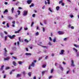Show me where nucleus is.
Returning <instances> with one entry per match:
<instances>
[{
	"instance_id": "f257e3e1",
	"label": "nucleus",
	"mask_w": 79,
	"mask_h": 79,
	"mask_svg": "<svg viewBox=\"0 0 79 79\" xmlns=\"http://www.w3.org/2000/svg\"><path fill=\"white\" fill-rule=\"evenodd\" d=\"M23 15L24 16H27V11L26 10H24L23 12Z\"/></svg>"
},
{
	"instance_id": "f03ea898",
	"label": "nucleus",
	"mask_w": 79,
	"mask_h": 79,
	"mask_svg": "<svg viewBox=\"0 0 79 79\" xmlns=\"http://www.w3.org/2000/svg\"><path fill=\"white\" fill-rule=\"evenodd\" d=\"M8 37H9L11 39H14L15 37H16V35H13L12 36L10 35H7Z\"/></svg>"
},
{
	"instance_id": "7ed1b4c3",
	"label": "nucleus",
	"mask_w": 79,
	"mask_h": 79,
	"mask_svg": "<svg viewBox=\"0 0 79 79\" xmlns=\"http://www.w3.org/2000/svg\"><path fill=\"white\" fill-rule=\"evenodd\" d=\"M46 1H45V5H47V4H48V5H50V0H46Z\"/></svg>"
},
{
	"instance_id": "20e7f679",
	"label": "nucleus",
	"mask_w": 79,
	"mask_h": 79,
	"mask_svg": "<svg viewBox=\"0 0 79 79\" xmlns=\"http://www.w3.org/2000/svg\"><path fill=\"white\" fill-rule=\"evenodd\" d=\"M71 66H72L73 67H75V65L74 64V60H71Z\"/></svg>"
},
{
	"instance_id": "39448f33",
	"label": "nucleus",
	"mask_w": 79,
	"mask_h": 79,
	"mask_svg": "<svg viewBox=\"0 0 79 79\" xmlns=\"http://www.w3.org/2000/svg\"><path fill=\"white\" fill-rule=\"evenodd\" d=\"M10 59V56H8L6 58H4V60L5 61H8Z\"/></svg>"
},
{
	"instance_id": "423d86ee",
	"label": "nucleus",
	"mask_w": 79,
	"mask_h": 79,
	"mask_svg": "<svg viewBox=\"0 0 79 79\" xmlns=\"http://www.w3.org/2000/svg\"><path fill=\"white\" fill-rule=\"evenodd\" d=\"M58 33L59 35H61V34H64V31H60L58 32Z\"/></svg>"
},
{
	"instance_id": "0eeeda50",
	"label": "nucleus",
	"mask_w": 79,
	"mask_h": 79,
	"mask_svg": "<svg viewBox=\"0 0 79 79\" xmlns=\"http://www.w3.org/2000/svg\"><path fill=\"white\" fill-rule=\"evenodd\" d=\"M64 50H62L60 51V55H64Z\"/></svg>"
},
{
	"instance_id": "6e6552de",
	"label": "nucleus",
	"mask_w": 79,
	"mask_h": 79,
	"mask_svg": "<svg viewBox=\"0 0 79 79\" xmlns=\"http://www.w3.org/2000/svg\"><path fill=\"white\" fill-rule=\"evenodd\" d=\"M22 29V27H21L20 29H19L18 31H15V34H17V33H19V32L21 31Z\"/></svg>"
},
{
	"instance_id": "1a4fd4ad",
	"label": "nucleus",
	"mask_w": 79,
	"mask_h": 79,
	"mask_svg": "<svg viewBox=\"0 0 79 79\" xmlns=\"http://www.w3.org/2000/svg\"><path fill=\"white\" fill-rule=\"evenodd\" d=\"M61 3H62V6H64V3L63 2V1L61 0L59 1V4H60Z\"/></svg>"
},
{
	"instance_id": "9d476101",
	"label": "nucleus",
	"mask_w": 79,
	"mask_h": 79,
	"mask_svg": "<svg viewBox=\"0 0 79 79\" xmlns=\"http://www.w3.org/2000/svg\"><path fill=\"white\" fill-rule=\"evenodd\" d=\"M32 1V0H28L27 1V3L28 4H31Z\"/></svg>"
},
{
	"instance_id": "9b49d317",
	"label": "nucleus",
	"mask_w": 79,
	"mask_h": 79,
	"mask_svg": "<svg viewBox=\"0 0 79 79\" xmlns=\"http://www.w3.org/2000/svg\"><path fill=\"white\" fill-rule=\"evenodd\" d=\"M12 64H13L14 66H16V62H15V61H13L12 62Z\"/></svg>"
},
{
	"instance_id": "f8f14e48",
	"label": "nucleus",
	"mask_w": 79,
	"mask_h": 79,
	"mask_svg": "<svg viewBox=\"0 0 79 79\" xmlns=\"http://www.w3.org/2000/svg\"><path fill=\"white\" fill-rule=\"evenodd\" d=\"M53 42H57L56 41V38L54 37L53 39Z\"/></svg>"
},
{
	"instance_id": "ddd939ff",
	"label": "nucleus",
	"mask_w": 79,
	"mask_h": 79,
	"mask_svg": "<svg viewBox=\"0 0 79 79\" xmlns=\"http://www.w3.org/2000/svg\"><path fill=\"white\" fill-rule=\"evenodd\" d=\"M31 66H32L33 67H34L35 66V63H34V62H32L31 64L30 65Z\"/></svg>"
},
{
	"instance_id": "4468645a",
	"label": "nucleus",
	"mask_w": 79,
	"mask_h": 79,
	"mask_svg": "<svg viewBox=\"0 0 79 79\" xmlns=\"http://www.w3.org/2000/svg\"><path fill=\"white\" fill-rule=\"evenodd\" d=\"M73 45H74V46L76 48H79V45H77L76 44H74Z\"/></svg>"
},
{
	"instance_id": "2eb2a0df",
	"label": "nucleus",
	"mask_w": 79,
	"mask_h": 79,
	"mask_svg": "<svg viewBox=\"0 0 79 79\" xmlns=\"http://www.w3.org/2000/svg\"><path fill=\"white\" fill-rule=\"evenodd\" d=\"M26 55H27V56H28V55H32V54L31 53H25Z\"/></svg>"
},
{
	"instance_id": "dca6fc26",
	"label": "nucleus",
	"mask_w": 79,
	"mask_h": 79,
	"mask_svg": "<svg viewBox=\"0 0 79 79\" xmlns=\"http://www.w3.org/2000/svg\"><path fill=\"white\" fill-rule=\"evenodd\" d=\"M59 68L62 71H63V68L61 66V65H60L59 66Z\"/></svg>"
},
{
	"instance_id": "f3484780",
	"label": "nucleus",
	"mask_w": 79,
	"mask_h": 79,
	"mask_svg": "<svg viewBox=\"0 0 79 79\" xmlns=\"http://www.w3.org/2000/svg\"><path fill=\"white\" fill-rule=\"evenodd\" d=\"M8 10L7 9H6L3 12V13L5 14L6 13H8Z\"/></svg>"
},
{
	"instance_id": "a211bd4d",
	"label": "nucleus",
	"mask_w": 79,
	"mask_h": 79,
	"mask_svg": "<svg viewBox=\"0 0 79 79\" xmlns=\"http://www.w3.org/2000/svg\"><path fill=\"white\" fill-rule=\"evenodd\" d=\"M73 50H74V51L76 52H77V49H76V48H73Z\"/></svg>"
},
{
	"instance_id": "6ab92c4d",
	"label": "nucleus",
	"mask_w": 79,
	"mask_h": 79,
	"mask_svg": "<svg viewBox=\"0 0 79 79\" xmlns=\"http://www.w3.org/2000/svg\"><path fill=\"white\" fill-rule=\"evenodd\" d=\"M18 63L20 65H21V64H22V63H23V62L21 61H19Z\"/></svg>"
},
{
	"instance_id": "aec40b11",
	"label": "nucleus",
	"mask_w": 79,
	"mask_h": 79,
	"mask_svg": "<svg viewBox=\"0 0 79 79\" xmlns=\"http://www.w3.org/2000/svg\"><path fill=\"white\" fill-rule=\"evenodd\" d=\"M19 2L18 1L17 2H16L15 3V5H16L17 6H18V5H19Z\"/></svg>"
},
{
	"instance_id": "412c9836",
	"label": "nucleus",
	"mask_w": 79,
	"mask_h": 79,
	"mask_svg": "<svg viewBox=\"0 0 79 79\" xmlns=\"http://www.w3.org/2000/svg\"><path fill=\"white\" fill-rule=\"evenodd\" d=\"M60 7L59 6H57L56 7V9L57 11H58L59 10V9H60Z\"/></svg>"
},
{
	"instance_id": "4be33fe9",
	"label": "nucleus",
	"mask_w": 79,
	"mask_h": 79,
	"mask_svg": "<svg viewBox=\"0 0 79 79\" xmlns=\"http://www.w3.org/2000/svg\"><path fill=\"white\" fill-rule=\"evenodd\" d=\"M22 73L23 74V75H26V72H25V71L22 72Z\"/></svg>"
},
{
	"instance_id": "5701e85b",
	"label": "nucleus",
	"mask_w": 79,
	"mask_h": 79,
	"mask_svg": "<svg viewBox=\"0 0 79 79\" xmlns=\"http://www.w3.org/2000/svg\"><path fill=\"white\" fill-rule=\"evenodd\" d=\"M7 18L8 19H13V18L11 17H8Z\"/></svg>"
},
{
	"instance_id": "b1692460",
	"label": "nucleus",
	"mask_w": 79,
	"mask_h": 79,
	"mask_svg": "<svg viewBox=\"0 0 79 79\" xmlns=\"http://www.w3.org/2000/svg\"><path fill=\"white\" fill-rule=\"evenodd\" d=\"M4 65H3L1 67V69H0V71H1V70H2L3 68H4Z\"/></svg>"
},
{
	"instance_id": "393cba45",
	"label": "nucleus",
	"mask_w": 79,
	"mask_h": 79,
	"mask_svg": "<svg viewBox=\"0 0 79 79\" xmlns=\"http://www.w3.org/2000/svg\"><path fill=\"white\" fill-rule=\"evenodd\" d=\"M4 50L5 51V53H6L7 52V50H6V48H5L4 49Z\"/></svg>"
},
{
	"instance_id": "a878e982",
	"label": "nucleus",
	"mask_w": 79,
	"mask_h": 79,
	"mask_svg": "<svg viewBox=\"0 0 79 79\" xmlns=\"http://www.w3.org/2000/svg\"><path fill=\"white\" fill-rule=\"evenodd\" d=\"M0 34L2 37H3V33L1 32Z\"/></svg>"
},
{
	"instance_id": "bb28decb",
	"label": "nucleus",
	"mask_w": 79,
	"mask_h": 79,
	"mask_svg": "<svg viewBox=\"0 0 79 79\" xmlns=\"http://www.w3.org/2000/svg\"><path fill=\"white\" fill-rule=\"evenodd\" d=\"M54 71V69H51V73H53V72Z\"/></svg>"
},
{
	"instance_id": "cd10ccee",
	"label": "nucleus",
	"mask_w": 79,
	"mask_h": 79,
	"mask_svg": "<svg viewBox=\"0 0 79 79\" xmlns=\"http://www.w3.org/2000/svg\"><path fill=\"white\" fill-rule=\"evenodd\" d=\"M34 6V4L32 3L31 5L30 6V8H31L32 6Z\"/></svg>"
},
{
	"instance_id": "c85d7f7f",
	"label": "nucleus",
	"mask_w": 79,
	"mask_h": 79,
	"mask_svg": "<svg viewBox=\"0 0 79 79\" xmlns=\"http://www.w3.org/2000/svg\"><path fill=\"white\" fill-rule=\"evenodd\" d=\"M21 76V75L19 74H18L17 76V77H20Z\"/></svg>"
},
{
	"instance_id": "c756f323",
	"label": "nucleus",
	"mask_w": 79,
	"mask_h": 79,
	"mask_svg": "<svg viewBox=\"0 0 79 79\" xmlns=\"http://www.w3.org/2000/svg\"><path fill=\"white\" fill-rule=\"evenodd\" d=\"M6 26H7V27H10V26H9V23H7Z\"/></svg>"
},
{
	"instance_id": "7c9ffc66",
	"label": "nucleus",
	"mask_w": 79,
	"mask_h": 79,
	"mask_svg": "<svg viewBox=\"0 0 79 79\" xmlns=\"http://www.w3.org/2000/svg\"><path fill=\"white\" fill-rule=\"evenodd\" d=\"M28 75L30 76V77H31V72H29L28 73Z\"/></svg>"
},
{
	"instance_id": "2f4dec72",
	"label": "nucleus",
	"mask_w": 79,
	"mask_h": 79,
	"mask_svg": "<svg viewBox=\"0 0 79 79\" xmlns=\"http://www.w3.org/2000/svg\"><path fill=\"white\" fill-rule=\"evenodd\" d=\"M11 11L12 13H13V11H14V7H12V8Z\"/></svg>"
},
{
	"instance_id": "473e14b6",
	"label": "nucleus",
	"mask_w": 79,
	"mask_h": 79,
	"mask_svg": "<svg viewBox=\"0 0 79 79\" xmlns=\"http://www.w3.org/2000/svg\"><path fill=\"white\" fill-rule=\"evenodd\" d=\"M17 12L18 13V15H20V13H21V11L19 10H18Z\"/></svg>"
},
{
	"instance_id": "72a5a7b5",
	"label": "nucleus",
	"mask_w": 79,
	"mask_h": 79,
	"mask_svg": "<svg viewBox=\"0 0 79 79\" xmlns=\"http://www.w3.org/2000/svg\"><path fill=\"white\" fill-rule=\"evenodd\" d=\"M44 23L45 24H47V20H45L44 21Z\"/></svg>"
},
{
	"instance_id": "f704fd0d",
	"label": "nucleus",
	"mask_w": 79,
	"mask_h": 79,
	"mask_svg": "<svg viewBox=\"0 0 79 79\" xmlns=\"http://www.w3.org/2000/svg\"><path fill=\"white\" fill-rule=\"evenodd\" d=\"M42 67L43 68H45L46 67V65H45V64L43 65Z\"/></svg>"
},
{
	"instance_id": "c9c22d12",
	"label": "nucleus",
	"mask_w": 79,
	"mask_h": 79,
	"mask_svg": "<svg viewBox=\"0 0 79 79\" xmlns=\"http://www.w3.org/2000/svg\"><path fill=\"white\" fill-rule=\"evenodd\" d=\"M39 35V32H36L35 34V35L36 36H37V35Z\"/></svg>"
},
{
	"instance_id": "e433bc0d",
	"label": "nucleus",
	"mask_w": 79,
	"mask_h": 79,
	"mask_svg": "<svg viewBox=\"0 0 79 79\" xmlns=\"http://www.w3.org/2000/svg\"><path fill=\"white\" fill-rule=\"evenodd\" d=\"M42 58V57H39L38 60L39 61H40V60H41Z\"/></svg>"
},
{
	"instance_id": "4c0bfd02",
	"label": "nucleus",
	"mask_w": 79,
	"mask_h": 79,
	"mask_svg": "<svg viewBox=\"0 0 79 79\" xmlns=\"http://www.w3.org/2000/svg\"><path fill=\"white\" fill-rule=\"evenodd\" d=\"M4 56H7V54H6V52H4Z\"/></svg>"
},
{
	"instance_id": "58836bf2",
	"label": "nucleus",
	"mask_w": 79,
	"mask_h": 79,
	"mask_svg": "<svg viewBox=\"0 0 79 79\" xmlns=\"http://www.w3.org/2000/svg\"><path fill=\"white\" fill-rule=\"evenodd\" d=\"M48 44L49 45H51V46L52 45V43H51L50 42H49Z\"/></svg>"
},
{
	"instance_id": "ea45409f",
	"label": "nucleus",
	"mask_w": 79,
	"mask_h": 79,
	"mask_svg": "<svg viewBox=\"0 0 79 79\" xmlns=\"http://www.w3.org/2000/svg\"><path fill=\"white\" fill-rule=\"evenodd\" d=\"M12 58H13L15 60H16L17 57H16L12 56Z\"/></svg>"
},
{
	"instance_id": "a19ab883",
	"label": "nucleus",
	"mask_w": 79,
	"mask_h": 79,
	"mask_svg": "<svg viewBox=\"0 0 79 79\" xmlns=\"http://www.w3.org/2000/svg\"><path fill=\"white\" fill-rule=\"evenodd\" d=\"M34 22H32L31 23V27H32V26H33V25H34Z\"/></svg>"
},
{
	"instance_id": "79ce46f5",
	"label": "nucleus",
	"mask_w": 79,
	"mask_h": 79,
	"mask_svg": "<svg viewBox=\"0 0 79 79\" xmlns=\"http://www.w3.org/2000/svg\"><path fill=\"white\" fill-rule=\"evenodd\" d=\"M64 41H66L67 40V38H65L64 39Z\"/></svg>"
},
{
	"instance_id": "37998d69",
	"label": "nucleus",
	"mask_w": 79,
	"mask_h": 79,
	"mask_svg": "<svg viewBox=\"0 0 79 79\" xmlns=\"http://www.w3.org/2000/svg\"><path fill=\"white\" fill-rule=\"evenodd\" d=\"M70 17L72 18H73L74 17V16H73V15H70Z\"/></svg>"
},
{
	"instance_id": "c03bdc74",
	"label": "nucleus",
	"mask_w": 79,
	"mask_h": 79,
	"mask_svg": "<svg viewBox=\"0 0 79 79\" xmlns=\"http://www.w3.org/2000/svg\"><path fill=\"white\" fill-rule=\"evenodd\" d=\"M10 69V67H7L6 68V70H7V69Z\"/></svg>"
},
{
	"instance_id": "a18cd8bd",
	"label": "nucleus",
	"mask_w": 79,
	"mask_h": 79,
	"mask_svg": "<svg viewBox=\"0 0 79 79\" xmlns=\"http://www.w3.org/2000/svg\"><path fill=\"white\" fill-rule=\"evenodd\" d=\"M68 27L69 28H71V25H69L68 26Z\"/></svg>"
},
{
	"instance_id": "49530a36",
	"label": "nucleus",
	"mask_w": 79,
	"mask_h": 79,
	"mask_svg": "<svg viewBox=\"0 0 79 79\" xmlns=\"http://www.w3.org/2000/svg\"><path fill=\"white\" fill-rule=\"evenodd\" d=\"M48 56H46L45 58V60H47V59H48Z\"/></svg>"
},
{
	"instance_id": "de8ad7c7",
	"label": "nucleus",
	"mask_w": 79,
	"mask_h": 79,
	"mask_svg": "<svg viewBox=\"0 0 79 79\" xmlns=\"http://www.w3.org/2000/svg\"><path fill=\"white\" fill-rule=\"evenodd\" d=\"M45 73V71H44L42 72V74L43 75H44V73Z\"/></svg>"
},
{
	"instance_id": "09e8293b",
	"label": "nucleus",
	"mask_w": 79,
	"mask_h": 79,
	"mask_svg": "<svg viewBox=\"0 0 79 79\" xmlns=\"http://www.w3.org/2000/svg\"><path fill=\"white\" fill-rule=\"evenodd\" d=\"M49 10L51 12H53V11H52V10H51V9H50V8H49Z\"/></svg>"
},
{
	"instance_id": "8fccbe9b",
	"label": "nucleus",
	"mask_w": 79,
	"mask_h": 79,
	"mask_svg": "<svg viewBox=\"0 0 79 79\" xmlns=\"http://www.w3.org/2000/svg\"><path fill=\"white\" fill-rule=\"evenodd\" d=\"M31 65H30L29 67V68H28V69H31Z\"/></svg>"
},
{
	"instance_id": "3c124183",
	"label": "nucleus",
	"mask_w": 79,
	"mask_h": 79,
	"mask_svg": "<svg viewBox=\"0 0 79 79\" xmlns=\"http://www.w3.org/2000/svg\"><path fill=\"white\" fill-rule=\"evenodd\" d=\"M7 39V36H6L5 37V40H6Z\"/></svg>"
},
{
	"instance_id": "603ef678",
	"label": "nucleus",
	"mask_w": 79,
	"mask_h": 79,
	"mask_svg": "<svg viewBox=\"0 0 79 79\" xmlns=\"http://www.w3.org/2000/svg\"><path fill=\"white\" fill-rule=\"evenodd\" d=\"M25 42H27V43L29 42V41L27 40V39H25Z\"/></svg>"
},
{
	"instance_id": "864d4df0",
	"label": "nucleus",
	"mask_w": 79,
	"mask_h": 79,
	"mask_svg": "<svg viewBox=\"0 0 79 79\" xmlns=\"http://www.w3.org/2000/svg\"><path fill=\"white\" fill-rule=\"evenodd\" d=\"M77 57L79 56V54L78 53H77Z\"/></svg>"
},
{
	"instance_id": "5fc2aeb1",
	"label": "nucleus",
	"mask_w": 79,
	"mask_h": 79,
	"mask_svg": "<svg viewBox=\"0 0 79 79\" xmlns=\"http://www.w3.org/2000/svg\"><path fill=\"white\" fill-rule=\"evenodd\" d=\"M35 16V14H34L32 15V17H33V18H34Z\"/></svg>"
},
{
	"instance_id": "6e6d98bb",
	"label": "nucleus",
	"mask_w": 79,
	"mask_h": 79,
	"mask_svg": "<svg viewBox=\"0 0 79 79\" xmlns=\"http://www.w3.org/2000/svg\"><path fill=\"white\" fill-rule=\"evenodd\" d=\"M49 40H50V41H52V38L51 37H49Z\"/></svg>"
},
{
	"instance_id": "4d7b16f0",
	"label": "nucleus",
	"mask_w": 79,
	"mask_h": 79,
	"mask_svg": "<svg viewBox=\"0 0 79 79\" xmlns=\"http://www.w3.org/2000/svg\"><path fill=\"white\" fill-rule=\"evenodd\" d=\"M70 72V71H69V70H68V71H67V72H66V74H68Z\"/></svg>"
},
{
	"instance_id": "13d9d810",
	"label": "nucleus",
	"mask_w": 79,
	"mask_h": 79,
	"mask_svg": "<svg viewBox=\"0 0 79 79\" xmlns=\"http://www.w3.org/2000/svg\"><path fill=\"white\" fill-rule=\"evenodd\" d=\"M71 28L72 29H74V27L73 26H72Z\"/></svg>"
},
{
	"instance_id": "bf43d9fd",
	"label": "nucleus",
	"mask_w": 79,
	"mask_h": 79,
	"mask_svg": "<svg viewBox=\"0 0 79 79\" xmlns=\"http://www.w3.org/2000/svg\"><path fill=\"white\" fill-rule=\"evenodd\" d=\"M43 32L45 31V28L44 27L43 28Z\"/></svg>"
},
{
	"instance_id": "052dcab7",
	"label": "nucleus",
	"mask_w": 79,
	"mask_h": 79,
	"mask_svg": "<svg viewBox=\"0 0 79 79\" xmlns=\"http://www.w3.org/2000/svg\"><path fill=\"white\" fill-rule=\"evenodd\" d=\"M45 6H44L42 8V9L44 10V9H45Z\"/></svg>"
},
{
	"instance_id": "680f3d73",
	"label": "nucleus",
	"mask_w": 79,
	"mask_h": 79,
	"mask_svg": "<svg viewBox=\"0 0 79 79\" xmlns=\"http://www.w3.org/2000/svg\"><path fill=\"white\" fill-rule=\"evenodd\" d=\"M24 30H25V31H27V29H28L27 28H24Z\"/></svg>"
},
{
	"instance_id": "e2e57ef3",
	"label": "nucleus",
	"mask_w": 79,
	"mask_h": 79,
	"mask_svg": "<svg viewBox=\"0 0 79 79\" xmlns=\"http://www.w3.org/2000/svg\"><path fill=\"white\" fill-rule=\"evenodd\" d=\"M62 63L63 64H66V63H65V62L64 61H63V62H62Z\"/></svg>"
},
{
	"instance_id": "0e129e2a",
	"label": "nucleus",
	"mask_w": 79,
	"mask_h": 79,
	"mask_svg": "<svg viewBox=\"0 0 79 79\" xmlns=\"http://www.w3.org/2000/svg\"><path fill=\"white\" fill-rule=\"evenodd\" d=\"M54 55H55V54H54V53H52V56H54Z\"/></svg>"
},
{
	"instance_id": "69168bd1",
	"label": "nucleus",
	"mask_w": 79,
	"mask_h": 79,
	"mask_svg": "<svg viewBox=\"0 0 79 79\" xmlns=\"http://www.w3.org/2000/svg\"><path fill=\"white\" fill-rule=\"evenodd\" d=\"M52 76H50L49 77V79H51L52 77Z\"/></svg>"
},
{
	"instance_id": "338daca9",
	"label": "nucleus",
	"mask_w": 79,
	"mask_h": 79,
	"mask_svg": "<svg viewBox=\"0 0 79 79\" xmlns=\"http://www.w3.org/2000/svg\"><path fill=\"white\" fill-rule=\"evenodd\" d=\"M3 78H4V79L6 78V75H4V76Z\"/></svg>"
},
{
	"instance_id": "774afa93",
	"label": "nucleus",
	"mask_w": 79,
	"mask_h": 79,
	"mask_svg": "<svg viewBox=\"0 0 79 79\" xmlns=\"http://www.w3.org/2000/svg\"><path fill=\"white\" fill-rule=\"evenodd\" d=\"M33 79H36V77L35 76L33 77Z\"/></svg>"
}]
</instances>
